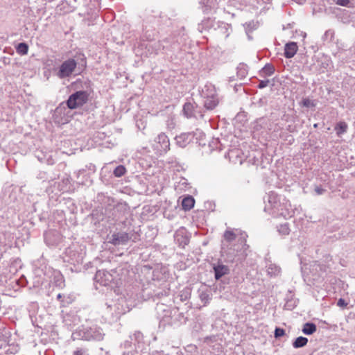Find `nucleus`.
Here are the masks:
<instances>
[{
    "mask_svg": "<svg viewBox=\"0 0 355 355\" xmlns=\"http://www.w3.org/2000/svg\"><path fill=\"white\" fill-rule=\"evenodd\" d=\"M264 211L268 212L275 218H291L294 214V211L288 200L284 196H279L275 192H270L268 196V204L266 205Z\"/></svg>",
    "mask_w": 355,
    "mask_h": 355,
    "instance_id": "1",
    "label": "nucleus"
},
{
    "mask_svg": "<svg viewBox=\"0 0 355 355\" xmlns=\"http://www.w3.org/2000/svg\"><path fill=\"white\" fill-rule=\"evenodd\" d=\"M247 234L239 229H232L228 227L223 233V241H225L232 247L228 248L226 251V261H232L236 257L239 251H241L246 246Z\"/></svg>",
    "mask_w": 355,
    "mask_h": 355,
    "instance_id": "2",
    "label": "nucleus"
},
{
    "mask_svg": "<svg viewBox=\"0 0 355 355\" xmlns=\"http://www.w3.org/2000/svg\"><path fill=\"white\" fill-rule=\"evenodd\" d=\"M86 63V58L85 55L80 53L77 55V60L73 58H69L64 60L60 65L55 74L60 79L69 78L74 72L78 64L85 67Z\"/></svg>",
    "mask_w": 355,
    "mask_h": 355,
    "instance_id": "3",
    "label": "nucleus"
},
{
    "mask_svg": "<svg viewBox=\"0 0 355 355\" xmlns=\"http://www.w3.org/2000/svg\"><path fill=\"white\" fill-rule=\"evenodd\" d=\"M104 333L101 328L96 325L92 327L83 325L72 334V338L85 340H102Z\"/></svg>",
    "mask_w": 355,
    "mask_h": 355,
    "instance_id": "4",
    "label": "nucleus"
},
{
    "mask_svg": "<svg viewBox=\"0 0 355 355\" xmlns=\"http://www.w3.org/2000/svg\"><path fill=\"white\" fill-rule=\"evenodd\" d=\"M140 235L134 230L129 232L114 231L107 236V242L114 246L126 245L129 241L137 242L139 240Z\"/></svg>",
    "mask_w": 355,
    "mask_h": 355,
    "instance_id": "5",
    "label": "nucleus"
},
{
    "mask_svg": "<svg viewBox=\"0 0 355 355\" xmlns=\"http://www.w3.org/2000/svg\"><path fill=\"white\" fill-rule=\"evenodd\" d=\"M105 313L112 320H116L119 317L130 311L125 297L119 296L116 301L106 303Z\"/></svg>",
    "mask_w": 355,
    "mask_h": 355,
    "instance_id": "6",
    "label": "nucleus"
},
{
    "mask_svg": "<svg viewBox=\"0 0 355 355\" xmlns=\"http://www.w3.org/2000/svg\"><path fill=\"white\" fill-rule=\"evenodd\" d=\"M85 251L82 245L77 243L72 244L65 249L62 254V259L64 262L70 264H80L83 261Z\"/></svg>",
    "mask_w": 355,
    "mask_h": 355,
    "instance_id": "7",
    "label": "nucleus"
},
{
    "mask_svg": "<svg viewBox=\"0 0 355 355\" xmlns=\"http://www.w3.org/2000/svg\"><path fill=\"white\" fill-rule=\"evenodd\" d=\"M128 211L129 207L125 202H117L106 207L105 215L114 221H119L126 218Z\"/></svg>",
    "mask_w": 355,
    "mask_h": 355,
    "instance_id": "8",
    "label": "nucleus"
},
{
    "mask_svg": "<svg viewBox=\"0 0 355 355\" xmlns=\"http://www.w3.org/2000/svg\"><path fill=\"white\" fill-rule=\"evenodd\" d=\"M116 272H111L100 270L95 275L94 280L96 282L104 286H112L113 284L118 285V281L116 279Z\"/></svg>",
    "mask_w": 355,
    "mask_h": 355,
    "instance_id": "9",
    "label": "nucleus"
},
{
    "mask_svg": "<svg viewBox=\"0 0 355 355\" xmlns=\"http://www.w3.org/2000/svg\"><path fill=\"white\" fill-rule=\"evenodd\" d=\"M89 96V94L87 91H77L69 96L67 105L71 110L78 108L87 102Z\"/></svg>",
    "mask_w": 355,
    "mask_h": 355,
    "instance_id": "10",
    "label": "nucleus"
},
{
    "mask_svg": "<svg viewBox=\"0 0 355 355\" xmlns=\"http://www.w3.org/2000/svg\"><path fill=\"white\" fill-rule=\"evenodd\" d=\"M152 147L157 155L166 154L170 150V141L168 136L164 132L159 133L154 139Z\"/></svg>",
    "mask_w": 355,
    "mask_h": 355,
    "instance_id": "11",
    "label": "nucleus"
},
{
    "mask_svg": "<svg viewBox=\"0 0 355 355\" xmlns=\"http://www.w3.org/2000/svg\"><path fill=\"white\" fill-rule=\"evenodd\" d=\"M205 137V135L202 131L196 130V132L181 133L175 137V140L178 146L180 148H185L189 144H190L194 137H196V139L199 138L200 140H202Z\"/></svg>",
    "mask_w": 355,
    "mask_h": 355,
    "instance_id": "12",
    "label": "nucleus"
},
{
    "mask_svg": "<svg viewBox=\"0 0 355 355\" xmlns=\"http://www.w3.org/2000/svg\"><path fill=\"white\" fill-rule=\"evenodd\" d=\"M144 336L141 331H136L132 334L129 336L128 339L121 343L120 347L124 351L131 350L132 345L135 346V349H140L143 345Z\"/></svg>",
    "mask_w": 355,
    "mask_h": 355,
    "instance_id": "13",
    "label": "nucleus"
},
{
    "mask_svg": "<svg viewBox=\"0 0 355 355\" xmlns=\"http://www.w3.org/2000/svg\"><path fill=\"white\" fill-rule=\"evenodd\" d=\"M202 96L205 99L204 106L207 110L214 109L218 103V101L215 96V90L212 85H206L202 89Z\"/></svg>",
    "mask_w": 355,
    "mask_h": 355,
    "instance_id": "14",
    "label": "nucleus"
},
{
    "mask_svg": "<svg viewBox=\"0 0 355 355\" xmlns=\"http://www.w3.org/2000/svg\"><path fill=\"white\" fill-rule=\"evenodd\" d=\"M183 113L187 118L193 117L196 119L204 116L203 109L195 103L187 102L183 106Z\"/></svg>",
    "mask_w": 355,
    "mask_h": 355,
    "instance_id": "15",
    "label": "nucleus"
},
{
    "mask_svg": "<svg viewBox=\"0 0 355 355\" xmlns=\"http://www.w3.org/2000/svg\"><path fill=\"white\" fill-rule=\"evenodd\" d=\"M155 310L157 317L159 320L160 322L162 323L163 325L168 324L173 307H170L165 304L161 303L157 304Z\"/></svg>",
    "mask_w": 355,
    "mask_h": 355,
    "instance_id": "16",
    "label": "nucleus"
},
{
    "mask_svg": "<svg viewBox=\"0 0 355 355\" xmlns=\"http://www.w3.org/2000/svg\"><path fill=\"white\" fill-rule=\"evenodd\" d=\"M187 320V317L184 313L181 312L178 308L173 307L168 324L179 326L185 324Z\"/></svg>",
    "mask_w": 355,
    "mask_h": 355,
    "instance_id": "17",
    "label": "nucleus"
},
{
    "mask_svg": "<svg viewBox=\"0 0 355 355\" xmlns=\"http://www.w3.org/2000/svg\"><path fill=\"white\" fill-rule=\"evenodd\" d=\"M174 239L175 243L180 247L184 248L187 245L189 244L190 236L187 230L182 227L175 232Z\"/></svg>",
    "mask_w": 355,
    "mask_h": 355,
    "instance_id": "18",
    "label": "nucleus"
},
{
    "mask_svg": "<svg viewBox=\"0 0 355 355\" xmlns=\"http://www.w3.org/2000/svg\"><path fill=\"white\" fill-rule=\"evenodd\" d=\"M197 293L202 306H207L212 298V289L205 284L200 286Z\"/></svg>",
    "mask_w": 355,
    "mask_h": 355,
    "instance_id": "19",
    "label": "nucleus"
},
{
    "mask_svg": "<svg viewBox=\"0 0 355 355\" xmlns=\"http://www.w3.org/2000/svg\"><path fill=\"white\" fill-rule=\"evenodd\" d=\"M168 40H163L162 41H158L153 43H148L146 45V48L150 54L155 53L158 54L162 51L168 49Z\"/></svg>",
    "mask_w": 355,
    "mask_h": 355,
    "instance_id": "20",
    "label": "nucleus"
},
{
    "mask_svg": "<svg viewBox=\"0 0 355 355\" xmlns=\"http://www.w3.org/2000/svg\"><path fill=\"white\" fill-rule=\"evenodd\" d=\"M77 0H63L56 7V10L60 14L71 12L76 8Z\"/></svg>",
    "mask_w": 355,
    "mask_h": 355,
    "instance_id": "21",
    "label": "nucleus"
},
{
    "mask_svg": "<svg viewBox=\"0 0 355 355\" xmlns=\"http://www.w3.org/2000/svg\"><path fill=\"white\" fill-rule=\"evenodd\" d=\"M219 1L220 0H198V3L202 6V9L204 12H209L218 8Z\"/></svg>",
    "mask_w": 355,
    "mask_h": 355,
    "instance_id": "22",
    "label": "nucleus"
},
{
    "mask_svg": "<svg viewBox=\"0 0 355 355\" xmlns=\"http://www.w3.org/2000/svg\"><path fill=\"white\" fill-rule=\"evenodd\" d=\"M36 156L40 162L48 165H53L55 163V153L53 152L44 153L42 151H38Z\"/></svg>",
    "mask_w": 355,
    "mask_h": 355,
    "instance_id": "23",
    "label": "nucleus"
},
{
    "mask_svg": "<svg viewBox=\"0 0 355 355\" xmlns=\"http://www.w3.org/2000/svg\"><path fill=\"white\" fill-rule=\"evenodd\" d=\"M298 46L295 42H290L285 44L284 56L286 58H292L297 53Z\"/></svg>",
    "mask_w": 355,
    "mask_h": 355,
    "instance_id": "24",
    "label": "nucleus"
},
{
    "mask_svg": "<svg viewBox=\"0 0 355 355\" xmlns=\"http://www.w3.org/2000/svg\"><path fill=\"white\" fill-rule=\"evenodd\" d=\"M96 5H92V7H90V10H92L91 19H85L84 21L87 26H90L93 24V21L96 19L98 16V0H94Z\"/></svg>",
    "mask_w": 355,
    "mask_h": 355,
    "instance_id": "25",
    "label": "nucleus"
},
{
    "mask_svg": "<svg viewBox=\"0 0 355 355\" xmlns=\"http://www.w3.org/2000/svg\"><path fill=\"white\" fill-rule=\"evenodd\" d=\"M195 204V200L194 198L191 196H188L182 200V206L184 210L189 211L191 209H192Z\"/></svg>",
    "mask_w": 355,
    "mask_h": 355,
    "instance_id": "26",
    "label": "nucleus"
},
{
    "mask_svg": "<svg viewBox=\"0 0 355 355\" xmlns=\"http://www.w3.org/2000/svg\"><path fill=\"white\" fill-rule=\"evenodd\" d=\"M236 70L237 76L240 79H244L248 74V67L244 63H240Z\"/></svg>",
    "mask_w": 355,
    "mask_h": 355,
    "instance_id": "27",
    "label": "nucleus"
},
{
    "mask_svg": "<svg viewBox=\"0 0 355 355\" xmlns=\"http://www.w3.org/2000/svg\"><path fill=\"white\" fill-rule=\"evenodd\" d=\"M275 67L270 63H267L260 71L261 76H270L275 73Z\"/></svg>",
    "mask_w": 355,
    "mask_h": 355,
    "instance_id": "28",
    "label": "nucleus"
},
{
    "mask_svg": "<svg viewBox=\"0 0 355 355\" xmlns=\"http://www.w3.org/2000/svg\"><path fill=\"white\" fill-rule=\"evenodd\" d=\"M317 330V327L314 323L306 322L304 324L302 328L303 334L306 335H311L315 333Z\"/></svg>",
    "mask_w": 355,
    "mask_h": 355,
    "instance_id": "29",
    "label": "nucleus"
},
{
    "mask_svg": "<svg viewBox=\"0 0 355 355\" xmlns=\"http://www.w3.org/2000/svg\"><path fill=\"white\" fill-rule=\"evenodd\" d=\"M347 129L348 125L345 121H340L335 126V130L337 136L338 137H340L343 134L345 133L347 131Z\"/></svg>",
    "mask_w": 355,
    "mask_h": 355,
    "instance_id": "30",
    "label": "nucleus"
},
{
    "mask_svg": "<svg viewBox=\"0 0 355 355\" xmlns=\"http://www.w3.org/2000/svg\"><path fill=\"white\" fill-rule=\"evenodd\" d=\"M266 267L268 275L270 277L277 276L281 272V268L276 264L270 263Z\"/></svg>",
    "mask_w": 355,
    "mask_h": 355,
    "instance_id": "31",
    "label": "nucleus"
},
{
    "mask_svg": "<svg viewBox=\"0 0 355 355\" xmlns=\"http://www.w3.org/2000/svg\"><path fill=\"white\" fill-rule=\"evenodd\" d=\"M308 343V339L306 337L299 336L293 343L294 348H300L304 347Z\"/></svg>",
    "mask_w": 355,
    "mask_h": 355,
    "instance_id": "32",
    "label": "nucleus"
},
{
    "mask_svg": "<svg viewBox=\"0 0 355 355\" xmlns=\"http://www.w3.org/2000/svg\"><path fill=\"white\" fill-rule=\"evenodd\" d=\"M17 53L20 55H26L28 51V46L25 42H21L18 44V45L16 47Z\"/></svg>",
    "mask_w": 355,
    "mask_h": 355,
    "instance_id": "33",
    "label": "nucleus"
},
{
    "mask_svg": "<svg viewBox=\"0 0 355 355\" xmlns=\"http://www.w3.org/2000/svg\"><path fill=\"white\" fill-rule=\"evenodd\" d=\"M334 38V31L331 29H329V30L326 31L322 37L323 42H330L333 41Z\"/></svg>",
    "mask_w": 355,
    "mask_h": 355,
    "instance_id": "34",
    "label": "nucleus"
},
{
    "mask_svg": "<svg viewBox=\"0 0 355 355\" xmlns=\"http://www.w3.org/2000/svg\"><path fill=\"white\" fill-rule=\"evenodd\" d=\"M125 173L126 168L123 165L116 166L113 171L114 175L116 178L122 177L123 175H125Z\"/></svg>",
    "mask_w": 355,
    "mask_h": 355,
    "instance_id": "35",
    "label": "nucleus"
},
{
    "mask_svg": "<svg viewBox=\"0 0 355 355\" xmlns=\"http://www.w3.org/2000/svg\"><path fill=\"white\" fill-rule=\"evenodd\" d=\"M289 225L288 223L281 224L278 227V232L282 235H288L290 233Z\"/></svg>",
    "mask_w": 355,
    "mask_h": 355,
    "instance_id": "36",
    "label": "nucleus"
},
{
    "mask_svg": "<svg viewBox=\"0 0 355 355\" xmlns=\"http://www.w3.org/2000/svg\"><path fill=\"white\" fill-rule=\"evenodd\" d=\"M297 300L296 299H288L284 304V309L286 310H293L297 306Z\"/></svg>",
    "mask_w": 355,
    "mask_h": 355,
    "instance_id": "37",
    "label": "nucleus"
},
{
    "mask_svg": "<svg viewBox=\"0 0 355 355\" xmlns=\"http://www.w3.org/2000/svg\"><path fill=\"white\" fill-rule=\"evenodd\" d=\"M141 355H165L163 351H153L151 353L149 352V348L148 347H142L141 349Z\"/></svg>",
    "mask_w": 355,
    "mask_h": 355,
    "instance_id": "38",
    "label": "nucleus"
},
{
    "mask_svg": "<svg viewBox=\"0 0 355 355\" xmlns=\"http://www.w3.org/2000/svg\"><path fill=\"white\" fill-rule=\"evenodd\" d=\"M300 105L303 107H313L316 105V103L315 101L311 100L308 98H304L302 99V102L300 103Z\"/></svg>",
    "mask_w": 355,
    "mask_h": 355,
    "instance_id": "39",
    "label": "nucleus"
},
{
    "mask_svg": "<svg viewBox=\"0 0 355 355\" xmlns=\"http://www.w3.org/2000/svg\"><path fill=\"white\" fill-rule=\"evenodd\" d=\"M191 296V289L189 288H184L180 294L181 301H186Z\"/></svg>",
    "mask_w": 355,
    "mask_h": 355,
    "instance_id": "40",
    "label": "nucleus"
},
{
    "mask_svg": "<svg viewBox=\"0 0 355 355\" xmlns=\"http://www.w3.org/2000/svg\"><path fill=\"white\" fill-rule=\"evenodd\" d=\"M214 270L215 274V278L216 279H220L222 277V264L218 263L217 266H214Z\"/></svg>",
    "mask_w": 355,
    "mask_h": 355,
    "instance_id": "41",
    "label": "nucleus"
},
{
    "mask_svg": "<svg viewBox=\"0 0 355 355\" xmlns=\"http://www.w3.org/2000/svg\"><path fill=\"white\" fill-rule=\"evenodd\" d=\"M313 187L314 193L316 196L323 195L327 191V190L323 188L322 185L314 184Z\"/></svg>",
    "mask_w": 355,
    "mask_h": 355,
    "instance_id": "42",
    "label": "nucleus"
},
{
    "mask_svg": "<svg viewBox=\"0 0 355 355\" xmlns=\"http://www.w3.org/2000/svg\"><path fill=\"white\" fill-rule=\"evenodd\" d=\"M285 334V331L279 327H276L275 330V337L276 338L283 336Z\"/></svg>",
    "mask_w": 355,
    "mask_h": 355,
    "instance_id": "43",
    "label": "nucleus"
},
{
    "mask_svg": "<svg viewBox=\"0 0 355 355\" xmlns=\"http://www.w3.org/2000/svg\"><path fill=\"white\" fill-rule=\"evenodd\" d=\"M142 348L140 349V350ZM139 349H135L134 350H126V351H123V353H122V355H137V354H139V352H138ZM139 355H141V352L139 353Z\"/></svg>",
    "mask_w": 355,
    "mask_h": 355,
    "instance_id": "44",
    "label": "nucleus"
},
{
    "mask_svg": "<svg viewBox=\"0 0 355 355\" xmlns=\"http://www.w3.org/2000/svg\"><path fill=\"white\" fill-rule=\"evenodd\" d=\"M269 83H270V80L268 79L259 80V85L257 87L259 89H263V88L267 87Z\"/></svg>",
    "mask_w": 355,
    "mask_h": 355,
    "instance_id": "45",
    "label": "nucleus"
},
{
    "mask_svg": "<svg viewBox=\"0 0 355 355\" xmlns=\"http://www.w3.org/2000/svg\"><path fill=\"white\" fill-rule=\"evenodd\" d=\"M223 284H229L230 283L229 282H226L225 275L229 273L230 269L227 268V266H224V265H223Z\"/></svg>",
    "mask_w": 355,
    "mask_h": 355,
    "instance_id": "46",
    "label": "nucleus"
},
{
    "mask_svg": "<svg viewBox=\"0 0 355 355\" xmlns=\"http://www.w3.org/2000/svg\"><path fill=\"white\" fill-rule=\"evenodd\" d=\"M73 355H89L87 351L84 349H78L74 351Z\"/></svg>",
    "mask_w": 355,
    "mask_h": 355,
    "instance_id": "47",
    "label": "nucleus"
},
{
    "mask_svg": "<svg viewBox=\"0 0 355 355\" xmlns=\"http://www.w3.org/2000/svg\"><path fill=\"white\" fill-rule=\"evenodd\" d=\"M337 305L340 307L345 308L347 306V303L343 298H340L337 302Z\"/></svg>",
    "mask_w": 355,
    "mask_h": 355,
    "instance_id": "48",
    "label": "nucleus"
},
{
    "mask_svg": "<svg viewBox=\"0 0 355 355\" xmlns=\"http://www.w3.org/2000/svg\"><path fill=\"white\" fill-rule=\"evenodd\" d=\"M349 0H336V4L341 6H347Z\"/></svg>",
    "mask_w": 355,
    "mask_h": 355,
    "instance_id": "49",
    "label": "nucleus"
},
{
    "mask_svg": "<svg viewBox=\"0 0 355 355\" xmlns=\"http://www.w3.org/2000/svg\"><path fill=\"white\" fill-rule=\"evenodd\" d=\"M223 28L225 29V31H223V33L226 34V37H228L230 34V32H232V28L231 26L228 24H227Z\"/></svg>",
    "mask_w": 355,
    "mask_h": 355,
    "instance_id": "50",
    "label": "nucleus"
},
{
    "mask_svg": "<svg viewBox=\"0 0 355 355\" xmlns=\"http://www.w3.org/2000/svg\"><path fill=\"white\" fill-rule=\"evenodd\" d=\"M218 145L220 144V139L219 138H216V139H214L213 141H211V144H210V146H211L212 145ZM216 148H218L219 150H220V145H219V146H216Z\"/></svg>",
    "mask_w": 355,
    "mask_h": 355,
    "instance_id": "51",
    "label": "nucleus"
},
{
    "mask_svg": "<svg viewBox=\"0 0 355 355\" xmlns=\"http://www.w3.org/2000/svg\"><path fill=\"white\" fill-rule=\"evenodd\" d=\"M57 278H58V280H57L58 285L59 286H62L63 284V282H64L62 277L61 275H58L57 277Z\"/></svg>",
    "mask_w": 355,
    "mask_h": 355,
    "instance_id": "52",
    "label": "nucleus"
},
{
    "mask_svg": "<svg viewBox=\"0 0 355 355\" xmlns=\"http://www.w3.org/2000/svg\"><path fill=\"white\" fill-rule=\"evenodd\" d=\"M168 295V291H164V293L162 292V293H157L156 294V295L158 297H160L162 295Z\"/></svg>",
    "mask_w": 355,
    "mask_h": 355,
    "instance_id": "53",
    "label": "nucleus"
},
{
    "mask_svg": "<svg viewBox=\"0 0 355 355\" xmlns=\"http://www.w3.org/2000/svg\"><path fill=\"white\" fill-rule=\"evenodd\" d=\"M236 153V151L232 150V151L229 152V153H227V155H225V158H227V157H230L231 154H235Z\"/></svg>",
    "mask_w": 355,
    "mask_h": 355,
    "instance_id": "54",
    "label": "nucleus"
},
{
    "mask_svg": "<svg viewBox=\"0 0 355 355\" xmlns=\"http://www.w3.org/2000/svg\"><path fill=\"white\" fill-rule=\"evenodd\" d=\"M180 184H182V185L185 186L188 184L186 179H183L181 182H180Z\"/></svg>",
    "mask_w": 355,
    "mask_h": 355,
    "instance_id": "55",
    "label": "nucleus"
},
{
    "mask_svg": "<svg viewBox=\"0 0 355 355\" xmlns=\"http://www.w3.org/2000/svg\"><path fill=\"white\" fill-rule=\"evenodd\" d=\"M61 297H62V295L60 293L58 294L57 299L60 300V299H61Z\"/></svg>",
    "mask_w": 355,
    "mask_h": 355,
    "instance_id": "56",
    "label": "nucleus"
},
{
    "mask_svg": "<svg viewBox=\"0 0 355 355\" xmlns=\"http://www.w3.org/2000/svg\"><path fill=\"white\" fill-rule=\"evenodd\" d=\"M2 252H3V250L1 248H0V259H1V257H2Z\"/></svg>",
    "mask_w": 355,
    "mask_h": 355,
    "instance_id": "57",
    "label": "nucleus"
},
{
    "mask_svg": "<svg viewBox=\"0 0 355 355\" xmlns=\"http://www.w3.org/2000/svg\"><path fill=\"white\" fill-rule=\"evenodd\" d=\"M234 91H235V92H237V90H238V89H237V85H235V86L234 87Z\"/></svg>",
    "mask_w": 355,
    "mask_h": 355,
    "instance_id": "58",
    "label": "nucleus"
},
{
    "mask_svg": "<svg viewBox=\"0 0 355 355\" xmlns=\"http://www.w3.org/2000/svg\"><path fill=\"white\" fill-rule=\"evenodd\" d=\"M200 145H205V143H202V142H200L199 143Z\"/></svg>",
    "mask_w": 355,
    "mask_h": 355,
    "instance_id": "59",
    "label": "nucleus"
}]
</instances>
